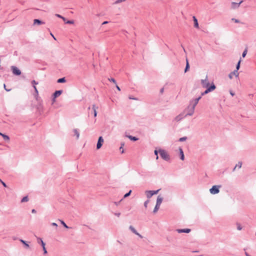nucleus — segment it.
I'll return each instance as SVG.
<instances>
[{
  "instance_id": "obj_1",
  "label": "nucleus",
  "mask_w": 256,
  "mask_h": 256,
  "mask_svg": "<svg viewBox=\"0 0 256 256\" xmlns=\"http://www.w3.org/2000/svg\"><path fill=\"white\" fill-rule=\"evenodd\" d=\"M160 157L166 161L169 162L170 160V156L166 150L162 149L158 150Z\"/></svg>"
},
{
  "instance_id": "obj_2",
  "label": "nucleus",
  "mask_w": 256,
  "mask_h": 256,
  "mask_svg": "<svg viewBox=\"0 0 256 256\" xmlns=\"http://www.w3.org/2000/svg\"><path fill=\"white\" fill-rule=\"evenodd\" d=\"M216 88V86H215L214 82H212L208 88H206V89L204 92L201 93L200 96H201L202 98V96L206 95L211 92H212Z\"/></svg>"
},
{
  "instance_id": "obj_3",
  "label": "nucleus",
  "mask_w": 256,
  "mask_h": 256,
  "mask_svg": "<svg viewBox=\"0 0 256 256\" xmlns=\"http://www.w3.org/2000/svg\"><path fill=\"white\" fill-rule=\"evenodd\" d=\"M220 185H214L210 190V192L212 194H217L220 192L219 188H221Z\"/></svg>"
},
{
  "instance_id": "obj_4",
  "label": "nucleus",
  "mask_w": 256,
  "mask_h": 256,
  "mask_svg": "<svg viewBox=\"0 0 256 256\" xmlns=\"http://www.w3.org/2000/svg\"><path fill=\"white\" fill-rule=\"evenodd\" d=\"M194 109L195 107L190 104L189 106L187 108L188 113L186 114V116H192L194 113Z\"/></svg>"
},
{
  "instance_id": "obj_5",
  "label": "nucleus",
  "mask_w": 256,
  "mask_h": 256,
  "mask_svg": "<svg viewBox=\"0 0 256 256\" xmlns=\"http://www.w3.org/2000/svg\"><path fill=\"white\" fill-rule=\"evenodd\" d=\"M200 82L202 87L204 88H208L210 86V82L208 80V76H206L205 79L201 80Z\"/></svg>"
},
{
  "instance_id": "obj_6",
  "label": "nucleus",
  "mask_w": 256,
  "mask_h": 256,
  "mask_svg": "<svg viewBox=\"0 0 256 256\" xmlns=\"http://www.w3.org/2000/svg\"><path fill=\"white\" fill-rule=\"evenodd\" d=\"M11 70H12L13 74L16 76H20L21 74L20 70L15 66H12Z\"/></svg>"
},
{
  "instance_id": "obj_7",
  "label": "nucleus",
  "mask_w": 256,
  "mask_h": 256,
  "mask_svg": "<svg viewBox=\"0 0 256 256\" xmlns=\"http://www.w3.org/2000/svg\"><path fill=\"white\" fill-rule=\"evenodd\" d=\"M201 99V96H199L195 99L192 100L190 102V104H191L192 106L196 108V106L198 104V101Z\"/></svg>"
},
{
  "instance_id": "obj_8",
  "label": "nucleus",
  "mask_w": 256,
  "mask_h": 256,
  "mask_svg": "<svg viewBox=\"0 0 256 256\" xmlns=\"http://www.w3.org/2000/svg\"><path fill=\"white\" fill-rule=\"evenodd\" d=\"M62 92V90H58L55 91V92L52 94V101L53 102H55V98L60 96Z\"/></svg>"
},
{
  "instance_id": "obj_9",
  "label": "nucleus",
  "mask_w": 256,
  "mask_h": 256,
  "mask_svg": "<svg viewBox=\"0 0 256 256\" xmlns=\"http://www.w3.org/2000/svg\"><path fill=\"white\" fill-rule=\"evenodd\" d=\"M103 142H104V139H103L102 137V136H100L98 138V142L96 144V148L98 150L100 149L102 147Z\"/></svg>"
},
{
  "instance_id": "obj_10",
  "label": "nucleus",
  "mask_w": 256,
  "mask_h": 256,
  "mask_svg": "<svg viewBox=\"0 0 256 256\" xmlns=\"http://www.w3.org/2000/svg\"><path fill=\"white\" fill-rule=\"evenodd\" d=\"M243 2V0H241L239 2L237 3V2H232V8H238L240 4Z\"/></svg>"
},
{
  "instance_id": "obj_11",
  "label": "nucleus",
  "mask_w": 256,
  "mask_h": 256,
  "mask_svg": "<svg viewBox=\"0 0 256 256\" xmlns=\"http://www.w3.org/2000/svg\"><path fill=\"white\" fill-rule=\"evenodd\" d=\"M238 74H238V72L237 71V70H234L233 72H232L229 74L228 76H229L230 78L232 79L234 75L236 77H238Z\"/></svg>"
},
{
  "instance_id": "obj_12",
  "label": "nucleus",
  "mask_w": 256,
  "mask_h": 256,
  "mask_svg": "<svg viewBox=\"0 0 256 256\" xmlns=\"http://www.w3.org/2000/svg\"><path fill=\"white\" fill-rule=\"evenodd\" d=\"M190 229L189 228H184V229H177L176 231L178 233H189L190 232Z\"/></svg>"
},
{
  "instance_id": "obj_13",
  "label": "nucleus",
  "mask_w": 256,
  "mask_h": 256,
  "mask_svg": "<svg viewBox=\"0 0 256 256\" xmlns=\"http://www.w3.org/2000/svg\"><path fill=\"white\" fill-rule=\"evenodd\" d=\"M162 200H163V198L161 196H158L156 199V204L160 206V205L161 204L162 202Z\"/></svg>"
},
{
  "instance_id": "obj_14",
  "label": "nucleus",
  "mask_w": 256,
  "mask_h": 256,
  "mask_svg": "<svg viewBox=\"0 0 256 256\" xmlns=\"http://www.w3.org/2000/svg\"><path fill=\"white\" fill-rule=\"evenodd\" d=\"M194 22V26L196 28H199L197 18L195 16L192 17Z\"/></svg>"
},
{
  "instance_id": "obj_15",
  "label": "nucleus",
  "mask_w": 256,
  "mask_h": 256,
  "mask_svg": "<svg viewBox=\"0 0 256 256\" xmlns=\"http://www.w3.org/2000/svg\"><path fill=\"white\" fill-rule=\"evenodd\" d=\"M179 150H180V160H183L184 159V156L183 150L182 148H180Z\"/></svg>"
},
{
  "instance_id": "obj_16",
  "label": "nucleus",
  "mask_w": 256,
  "mask_h": 256,
  "mask_svg": "<svg viewBox=\"0 0 256 256\" xmlns=\"http://www.w3.org/2000/svg\"><path fill=\"white\" fill-rule=\"evenodd\" d=\"M34 24L40 25L42 24H44V22L38 19H34Z\"/></svg>"
},
{
  "instance_id": "obj_17",
  "label": "nucleus",
  "mask_w": 256,
  "mask_h": 256,
  "mask_svg": "<svg viewBox=\"0 0 256 256\" xmlns=\"http://www.w3.org/2000/svg\"><path fill=\"white\" fill-rule=\"evenodd\" d=\"M37 242L38 244H40L42 246H46V244L42 240V238H37Z\"/></svg>"
},
{
  "instance_id": "obj_18",
  "label": "nucleus",
  "mask_w": 256,
  "mask_h": 256,
  "mask_svg": "<svg viewBox=\"0 0 256 256\" xmlns=\"http://www.w3.org/2000/svg\"><path fill=\"white\" fill-rule=\"evenodd\" d=\"M146 194L148 198H150L153 196L152 190H146Z\"/></svg>"
},
{
  "instance_id": "obj_19",
  "label": "nucleus",
  "mask_w": 256,
  "mask_h": 256,
  "mask_svg": "<svg viewBox=\"0 0 256 256\" xmlns=\"http://www.w3.org/2000/svg\"><path fill=\"white\" fill-rule=\"evenodd\" d=\"M98 108V106H96V104H92V110L94 111V117H96L97 116L96 110Z\"/></svg>"
},
{
  "instance_id": "obj_20",
  "label": "nucleus",
  "mask_w": 256,
  "mask_h": 256,
  "mask_svg": "<svg viewBox=\"0 0 256 256\" xmlns=\"http://www.w3.org/2000/svg\"><path fill=\"white\" fill-rule=\"evenodd\" d=\"M20 241L22 244H24V246H25V248H29L30 246H29V244H28V242H27L26 241H25V240H22V239H20Z\"/></svg>"
},
{
  "instance_id": "obj_21",
  "label": "nucleus",
  "mask_w": 256,
  "mask_h": 256,
  "mask_svg": "<svg viewBox=\"0 0 256 256\" xmlns=\"http://www.w3.org/2000/svg\"><path fill=\"white\" fill-rule=\"evenodd\" d=\"M73 131L74 134V135L76 136V139L77 140L78 139V138L80 137V133L78 132V130L76 128V129H74Z\"/></svg>"
},
{
  "instance_id": "obj_22",
  "label": "nucleus",
  "mask_w": 256,
  "mask_h": 256,
  "mask_svg": "<svg viewBox=\"0 0 256 256\" xmlns=\"http://www.w3.org/2000/svg\"><path fill=\"white\" fill-rule=\"evenodd\" d=\"M129 229L135 234H138V232L136 230V229L132 226H130L129 227Z\"/></svg>"
},
{
  "instance_id": "obj_23",
  "label": "nucleus",
  "mask_w": 256,
  "mask_h": 256,
  "mask_svg": "<svg viewBox=\"0 0 256 256\" xmlns=\"http://www.w3.org/2000/svg\"><path fill=\"white\" fill-rule=\"evenodd\" d=\"M190 69V65L188 60L186 59V66L184 69V72H186Z\"/></svg>"
},
{
  "instance_id": "obj_24",
  "label": "nucleus",
  "mask_w": 256,
  "mask_h": 256,
  "mask_svg": "<svg viewBox=\"0 0 256 256\" xmlns=\"http://www.w3.org/2000/svg\"><path fill=\"white\" fill-rule=\"evenodd\" d=\"M66 82L65 78H62L58 80L57 82L58 83H63Z\"/></svg>"
},
{
  "instance_id": "obj_25",
  "label": "nucleus",
  "mask_w": 256,
  "mask_h": 256,
  "mask_svg": "<svg viewBox=\"0 0 256 256\" xmlns=\"http://www.w3.org/2000/svg\"><path fill=\"white\" fill-rule=\"evenodd\" d=\"M128 137L132 140V141H136L138 140V138H137L136 136H128Z\"/></svg>"
},
{
  "instance_id": "obj_26",
  "label": "nucleus",
  "mask_w": 256,
  "mask_h": 256,
  "mask_svg": "<svg viewBox=\"0 0 256 256\" xmlns=\"http://www.w3.org/2000/svg\"><path fill=\"white\" fill-rule=\"evenodd\" d=\"M242 162H238V164H236V166H235V167L234 168V169H233V171H234V170H236V168L237 166H238V168H240L242 167Z\"/></svg>"
},
{
  "instance_id": "obj_27",
  "label": "nucleus",
  "mask_w": 256,
  "mask_h": 256,
  "mask_svg": "<svg viewBox=\"0 0 256 256\" xmlns=\"http://www.w3.org/2000/svg\"><path fill=\"white\" fill-rule=\"evenodd\" d=\"M28 200V196H24L21 200V202H27Z\"/></svg>"
},
{
  "instance_id": "obj_28",
  "label": "nucleus",
  "mask_w": 256,
  "mask_h": 256,
  "mask_svg": "<svg viewBox=\"0 0 256 256\" xmlns=\"http://www.w3.org/2000/svg\"><path fill=\"white\" fill-rule=\"evenodd\" d=\"M240 62H241V60L240 59L236 66V70H237L238 72L240 68Z\"/></svg>"
},
{
  "instance_id": "obj_29",
  "label": "nucleus",
  "mask_w": 256,
  "mask_h": 256,
  "mask_svg": "<svg viewBox=\"0 0 256 256\" xmlns=\"http://www.w3.org/2000/svg\"><path fill=\"white\" fill-rule=\"evenodd\" d=\"M132 190H130L128 192L126 193L124 195V196L122 198H125L128 197V196H130V195L131 193H132Z\"/></svg>"
},
{
  "instance_id": "obj_30",
  "label": "nucleus",
  "mask_w": 256,
  "mask_h": 256,
  "mask_svg": "<svg viewBox=\"0 0 256 256\" xmlns=\"http://www.w3.org/2000/svg\"><path fill=\"white\" fill-rule=\"evenodd\" d=\"M55 16L58 18H62L64 22H65V20H66V18L62 16L59 14H56Z\"/></svg>"
},
{
  "instance_id": "obj_31",
  "label": "nucleus",
  "mask_w": 256,
  "mask_h": 256,
  "mask_svg": "<svg viewBox=\"0 0 256 256\" xmlns=\"http://www.w3.org/2000/svg\"><path fill=\"white\" fill-rule=\"evenodd\" d=\"M160 206L156 204L154 208L153 212L154 213L156 212H158V209L160 208Z\"/></svg>"
},
{
  "instance_id": "obj_32",
  "label": "nucleus",
  "mask_w": 256,
  "mask_h": 256,
  "mask_svg": "<svg viewBox=\"0 0 256 256\" xmlns=\"http://www.w3.org/2000/svg\"><path fill=\"white\" fill-rule=\"evenodd\" d=\"M124 146V143H122L120 144V150L122 154L124 153V150L123 149Z\"/></svg>"
},
{
  "instance_id": "obj_33",
  "label": "nucleus",
  "mask_w": 256,
  "mask_h": 256,
  "mask_svg": "<svg viewBox=\"0 0 256 256\" xmlns=\"http://www.w3.org/2000/svg\"><path fill=\"white\" fill-rule=\"evenodd\" d=\"M2 136L3 138L4 139V140H10V137L5 134L2 135Z\"/></svg>"
},
{
  "instance_id": "obj_34",
  "label": "nucleus",
  "mask_w": 256,
  "mask_h": 256,
  "mask_svg": "<svg viewBox=\"0 0 256 256\" xmlns=\"http://www.w3.org/2000/svg\"><path fill=\"white\" fill-rule=\"evenodd\" d=\"M187 137L186 136H184V137H182V138H180L179 140H178V141L179 142H184L185 140H187Z\"/></svg>"
},
{
  "instance_id": "obj_35",
  "label": "nucleus",
  "mask_w": 256,
  "mask_h": 256,
  "mask_svg": "<svg viewBox=\"0 0 256 256\" xmlns=\"http://www.w3.org/2000/svg\"><path fill=\"white\" fill-rule=\"evenodd\" d=\"M60 222L64 228H69V227L66 225V224L63 220H60Z\"/></svg>"
},
{
  "instance_id": "obj_36",
  "label": "nucleus",
  "mask_w": 256,
  "mask_h": 256,
  "mask_svg": "<svg viewBox=\"0 0 256 256\" xmlns=\"http://www.w3.org/2000/svg\"><path fill=\"white\" fill-rule=\"evenodd\" d=\"M64 22L66 24H73L74 23V20H65Z\"/></svg>"
},
{
  "instance_id": "obj_37",
  "label": "nucleus",
  "mask_w": 256,
  "mask_h": 256,
  "mask_svg": "<svg viewBox=\"0 0 256 256\" xmlns=\"http://www.w3.org/2000/svg\"><path fill=\"white\" fill-rule=\"evenodd\" d=\"M247 54V50L245 49L242 54V58H244Z\"/></svg>"
},
{
  "instance_id": "obj_38",
  "label": "nucleus",
  "mask_w": 256,
  "mask_h": 256,
  "mask_svg": "<svg viewBox=\"0 0 256 256\" xmlns=\"http://www.w3.org/2000/svg\"><path fill=\"white\" fill-rule=\"evenodd\" d=\"M158 150H154V154L156 155V159L158 160Z\"/></svg>"
},
{
  "instance_id": "obj_39",
  "label": "nucleus",
  "mask_w": 256,
  "mask_h": 256,
  "mask_svg": "<svg viewBox=\"0 0 256 256\" xmlns=\"http://www.w3.org/2000/svg\"><path fill=\"white\" fill-rule=\"evenodd\" d=\"M108 80L110 81V82H114V84H116V80H115L114 78H108Z\"/></svg>"
},
{
  "instance_id": "obj_40",
  "label": "nucleus",
  "mask_w": 256,
  "mask_h": 256,
  "mask_svg": "<svg viewBox=\"0 0 256 256\" xmlns=\"http://www.w3.org/2000/svg\"><path fill=\"white\" fill-rule=\"evenodd\" d=\"M160 189H158L156 190H152L153 195L156 194L158 193V192L160 190Z\"/></svg>"
},
{
  "instance_id": "obj_41",
  "label": "nucleus",
  "mask_w": 256,
  "mask_h": 256,
  "mask_svg": "<svg viewBox=\"0 0 256 256\" xmlns=\"http://www.w3.org/2000/svg\"><path fill=\"white\" fill-rule=\"evenodd\" d=\"M237 229L239 230H241L242 229V227L241 226L240 224H237Z\"/></svg>"
},
{
  "instance_id": "obj_42",
  "label": "nucleus",
  "mask_w": 256,
  "mask_h": 256,
  "mask_svg": "<svg viewBox=\"0 0 256 256\" xmlns=\"http://www.w3.org/2000/svg\"><path fill=\"white\" fill-rule=\"evenodd\" d=\"M42 247V250H43V251H44V254H46L48 252H47V250H46V249L45 246H43Z\"/></svg>"
},
{
  "instance_id": "obj_43",
  "label": "nucleus",
  "mask_w": 256,
  "mask_h": 256,
  "mask_svg": "<svg viewBox=\"0 0 256 256\" xmlns=\"http://www.w3.org/2000/svg\"><path fill=\"white\" fill-rule=\"evenodd\" d=\"M32 84H33V86H35L36 84H38V82H36L35 80H32Z\"/></svg>"
},
{
  "instance_id": "obj_44",
  "label": "nucleus",
  "mask_w": 256,
  "mask_h": 256,
  "mask_svg": "<svg viewBox=\"0 0 256 256\" xmlns=\"http://www.w3.org/2000/svg\"><path fill=\"white\" fill-rule=\"evenodd\" d=\"M149 202V200H147L146 201H145V202H144V206L146 208H147V206H148V203Z\"/></svg>"
},
{
  "instance_id": "obj_45",
  "label": "nucleus",
  "mask_w": 256,
  "mask_h": 256,
  "mask_svg": "<svg viewBox=\"0 0 256 256\" xmlns=\"http://www.w3.org/2000/svg\"><path fill=\"white\" fill-rule=\"evenodd\" d=\"M232 21H234V22H236V23H238V22H240V20H238V19H236V18H232Z\"/></svg>"
},
{
  "instance_id": "obj_46",
  "label": "nucleus",
  "mask_w": 256,
  "mask_h": 256,
  "mask_svg": "<svg viewBox=\"0 0 256 256\" xmlns=\"http://www.w3.org/2000/svg\"><path fill=\"white\" fill-rule=\"evenodd\" d=\"M34 92H36V94H38V90H37V88H36V86H34Z\"/></svg>"
},
{
  "instance_id": "obj_47",
  "label": "nucleus",
  "mask_w": 256,
  "mask_h": 256,
  "mask_svg": "<svg viewBox=\"0 0 256 256\" xmlns=\"http://www.w3.org/2000/svg\"><path fill=\"white\" fill-rule=\"evenodd\" d=\"M123 200V198L121 199L119 202H114V204L116 205V206H118L120 202Z\"/></svg>"
},
{
  "instance_id": "obj_48",
  "label": "nucleus",
  "mask_w": 256,
  "mask_h": 256,
  "mask_svg": "<svg viewBox=\"0 0 256 256\" xmlns=\"http://www.w3.org/2000/svg\"><path fill=\"white\" fill-rule=\"evenodd\" d=\"M4 88L5 90L7 92H10L11 90L10 89L6 88V87L5 84H4Z\"/></svg>"
},
{
  "instance_id": "obj_49",
  "label": "nucleus",
  "mask_w": 256,
  "mask_h": 256,
  "mask_svg": "<svg viewBox=\"0 0 256 256\" xmlns=\"http://www.w3.org/2000/svg\"><path fill=\"white\" fill-rule=\"evenodd\" d=\"M51 224H52V226H56V227L58 226V224L56 222H52V223Z\"/></svg>"
},
{
  "instance_id": "obj_50",
  "label": "nucleus",
  "mask_w": 256,
  "mask_h": 256,
  "mask_svg": "<svg viewBox=\"0 0 256 256\" xmlns=\"http://www.w3.org/2000/svg\"><path fill=\"white\" fill-rule=\"evenodd\" d=\"M164 92V88H162L160 90V93L161 94H162Z\"/></svg>"
},
{
  "instance_id": "obj_51",
  "label": "nucleus",
  "mask_w": 256,
  "mask_h": 256,
  "mask_svg": "<svg viewBox=\"0 0 256 256\" xmlns=\"http://www.w3.org/2000/svg\"><path fill=\"white\" fill-rule=\"evenodd\" d=\"M114 215H116V216L119 217L120 215V212H118V213H114Z\"/></svg>"
},
{
  "instance_id": "obj_52",
  "label": "nucleus",
  "mask_w": 256,
  "mask_h": 256,
  "mask_svg": "<svg viewBox=\"0 0 256 256\" xmlns=\"http://www.w3.org/2000/svg\"><path fill=\"white\" fill-rule=\"evenodd\" d=\"M116 84V89H117L118 90L120 91V87H119V86Z\"/></svg>"
},
{
  "instance_id": "obj_53",
  "label": "nucleus",
  "mask_w": 256,
  "mask_h": 256,
  "mask_svg": "<svg viewBox=\"0 0 256 256\" xmlns=\"http://www.w3.org/2000/svg\"><path fill=\"white\" fill-rule=\"evenodd\" d=\"M136 235L138 236L140 238H142V236L138 232V234H136Z\"/></svg>"
},
{
  "instance_id": "obj_54",
  "label": "nucleus",
  "mask_w": 256,
  "mask_h": 256,
  "mask_svg": "<svg viewBox=\"0 0 256 256\" xmlns=\"http://www.w3.org/2000/svg\"><path fill=\"white\" fill-rule=\"evenodd\" d=\"M108 21H104V22L102 23V25H103V24H108Z\"/></svg>"
},
{
  "instance_id": "obj_55",
  "label": "nucleus",
  "mask_w": 256,
  "mask_h": 256,
  "mask_svg": "<svg viewBox=\"0 0 256 256\" xmlns=\"http://www.w3.org/2000/svg\"><path fill=\"white\" fill-rule=\"evenodd\" d=\"M230 94L232 96H234V92H232V91H230Z\"/></svg>"
},
{
  "instance_id": "obj_56",
  "label": "nucleus",
  "mask_w": 256,
  "mask_h": 256,
  "mask_svg": "<svg viewBox=\"0 0 256 256\" xmlns=\"http://www.w3.org/2000/svg\"><path fill=\"white\" fill-rule=\"evenodd\" d=\"M2 184L4 186L6 187V183H4V182H3L2 181Z\"/></svg>"
},
{
  "instance_id": "obj_57",
  "label": "nucleus",
  "mask_w": 256,
  "mask_h": 256,
  "mask_svg": "<svg viewBox=\"0 0 256 256\" xmlns=\"http://www.w3.org/2000/svg\"><path fill=\"white\" fill-rule=\"evenodd\" d=\"M36 210H34V209H32V213H36Z\"/></svg>"
},
{
  "instance_id": "obj_58",
  "label": "nucleus",
  "mask_w": 256,
  "mask_h": 256,
  "mask_svg": "<svg viewBox=\"0 0 256 256\" xmlns=\"http://www.w3.org/2000/svg\"><path fill=\"white\" fill-rule=\"evenodd\" d=\"M129 98H130V99H132V100H136V98H133L132 97H129Z\"/></svg>"
},
{
  "instance_id": "obj_59",
  "label": "nucleus",
  "mask_w": 256,
  "mask_h": 256,
  "mask_svg": "<svg viewBox=\"0 0 256 256\" xmlns=\"http://www.w3.org/2000/svg\"><path fill=\"white\" fill-rule=\"evenodd\" d=\"M92 114H94V111H92Z\"/></svg>"
},
{
  "instance_id": "obj_60",
  "label": "nucleus",
  "mask_w": 256,
  "mask_h": 256,
  "mask_svg": "<svg viewBox=\"0 0 256 256\" xmlns=\"http://www.w3.org/2000/svg\"><path fill=\"white\" fill-rule=\"evenodd\" d=\"M246 256H250V255H249L247 252H246Z\"/></svg>"
},
{
  "instance_id": "obj_61",
  "label": "nucleus",
  "mask_w": 256,
  "mask_h": 256,
  "mask_svg": "<svg viewBox=\"0 0 256 256\" xmlns=\"http://www.w3.org/2000/svg\"><path fill=\"white\" fill-rule=\"evenodd\" d=\"M51 35L54 38V39L56 40V38H54V35L52 34H51Z\"/></svg>"
},
{
  "instance_id": "obj_62",
  "label": "nucleus",
  "mask_w": 256,
  "mask_h": 256,
  "mask_svg": "<svg viewBox=\"0 0 256 256\" xmlns=\"http://www.w3.org/2000/svg\"><path fill=\"white\" fill-rule=\"evenodd\" d=\"M117 242H118L119 244H122L121 242H120V240H117Z\"/></svg>"
},
{
  "instance_id": "obj_63",
  "label": "nucleus",
  "mask_w": 256,
  "mask_h": 256,
  "mask_svg": "<svg viewBox=\"0 0 256 256\" xmlns=\"http://www.w3.org/2000/svg\"><path fill=\"white\" fill-rule=\"evenodd\" d=\"M4 134H2V133L0 132V136H2V135H4Z\"/></svg>"
}]
</instances>
